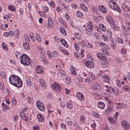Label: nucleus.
I'll list each match as a JSON object with an SVG mask.
<instances>
[{
    "instance_id": "nucleus-50",
    "label": "nucleus",
    "mask_w": 130,
    "mask_h": 130,
    "mask_svg": "<svg viewBox=\"0 0 130 130\" xmlns=\"http://www.w3.org/2000/svg\"><path fill=\"white\" fill-rule=\"evenodd\" d=\"M24 39L27 42H29V40L28 36L27 34H25L24 35Z\"/></svg>"
},
{
    "instance_id": "nucleus-44",
    "label": "nucleus",
    "mask_w": 130,
    "mask_h": 130,
    "mask_svg": "<svg viewBox=\"0 0 130 130\" xmlns=\"http://www.w3.org/2000/svg\"><path fill=\"white\" fill-rule=\"evenodd\" d=\"M88 75L91 79L93 80L95 79L96 78L95 76L92 73L89 72L88 73Z\"/></svg>"
},
{
    "instance_id": "nucleus-13",
    "label": "nucleus",
    "mask_w": 130,
    "mask_h": 130,
    "mask_svg": "<svg viewBox=\"0 0 130 130\" xmlns=\"http://www.w3.org/2000/svg\"><path fill=\"white\" fill-rule=\"evenodd\" d=\"M76 96L78 99L79 100L82 101L84 100V97L83 94L80 92H78L77 93Z\"/></svg>"
},
{
    "instance_id": "nucleus-7",
    "label": "nucleus",
    "mask_w": 130,
    "mask_h": 130,
    "mask_svg": "<svg viewBox=\"0 0 130 130\" xmlns=\"http://www.w3.org/2000/svg\"><path fill=\"white\" fill-rule=\"evenodd\" d=\"M84 52V50L83 49H82L80 50V53L76 52L74 53V56L76 58L78 59H80L84 56L83 54Z\"/></svg>"
},
{
    "instance_id": "nucleus-51",
    "label": "nucleus",
    "mask_w": 130,
    "mask_h": 130,
    "mask_svg": "<svg viewBox=\"0 0 130 130\" xmlns=\"http://www.w3.org/2000/svg\"><path fill=\"white\" fill-rule=\"evenodd\" d=\"M36 36L37 41L39 42H40L41 41V39L39 35V34L36 33Z\"/></svg>"
},
{
    "instance_id": "nucleus-17",
    "label": "nucleus",
    "mask_w": 130,
    "mask_h": 130,
    "mask_svg": "<svg viewBox=\"0 0 130 130\" xmlns=\"http://www.w3.org/2000/svg\"><path fill=\"white\" fill-rule=\"evenodd\" d=\"M19 114L20 117L22 118V119L26 121L27 118L26 113L24 111H22Z\"/></svg>"
},
{
    "instance_id": "nucleus-62",
    "label": "nucleus",
    "mask_w": 130,
    "mask_h": 130,
    "mask_svg": "<svg viewBox=\"0 0 130 130\" xmlns=\"http://www.w3.org/2000/svg\"><path fill=\"white\" fill-rule=\"evenodd\" d=\"M116 83L118 86L120 87H121L122 82H121L120 80H117L116 81Z\"/></svg>"
},
{
    "instance_id": "nucleus-64",
    "label": "nucleus",
    "mask_w": 130,
    "mask_h": 130,
    "mask_svg": "<svg viewBox=\"0 0 130 130\" xmlns=\"http://www.w3.org/2000/svg\"><path fill=\"white\" fill-rule=\"evenodd\" d=\"M8 35L9 36H12L14 35V32L10 30L8 31Z\"/></svg>"
},
{
    "instance_id": "nucleus-35",
    "label": "nucleus",
    "mask_w": 130,
    "mask_h": 130,
    "mask_svg": "<svg viewBox=\"0 0 130 130\" xmlns=\"http://www.w3.org/2000/svg\"><path fill=\"white\" fill-rule=\"evenodd\" d=\"M101 50L104 54L106 55H109L108 51L106 49L102 48L101 49Z\"/></svg>"
},
{
    "instance_id": "nucleus-1",
    "label": "nucleus",
    "mask_w": 130,
    "mask_h": 130,
    "mask_svg": "<svg viewBox=\"0 0 130 130\" xmlns=\"http://www.w3.org/2000/svg\"><path fill=\"white\" fill-rule=\"evenodd\" d=\"M31 60L29 57L26 54H23L21 57L20 62L21 64L27 66L30 64Z\"/></svg>"
},
{
    "instance_id": "nucleus-16",
    "label": "nucleus",
    "mask_w": 130,
    "mask_h": 130,
    "mask_svg": "<svg viewBox=\"0 0 130 130\" xmlns=\"http://www.w3.org/2000/svg\"><path fill=\"white\" fill-rule=\"evenodd\" d=\"M106 20L110 24H113L114 21L112 17L110 15H108L106 17Z\"/></svg>"
},
{
    "instance_id": "nucleus-49",
    "label": "nucleus",
    "mask_w": 130,
    "mask_h": 130,
    "mask_svg": "<svg viewBox=\"0 0 130 130\" xmlns=\"http://www.w3.org/2000/svg\"><path fill=\"white\" fill-rule=\"evenodd\" d=\"M92 114L94 116L98 118H100V115L96 112H93L92 113Z\"/></svg>"
},
{
    "instance_id": "nucleus-31",
    "label": "nucleus",
    "mask_w": 130,
    "mask_h": 130,
    "mask_svg": "<svg viewBox=\"0 0 130 130\" xmlns=\"http://www.w3.org/2000/svg\"><path fill=\"white\" fill-rule=\"evenodd\" d=\"M60 31L61 34L63 35H66L67 33L64 29L62 27H61L60 28Z\"/></svg>"
},
{
    "instance_id": "nucleus-14",
    "label": "nucleus",
    "mask_w": 130,
    "mask_h": 130,
    "mask_svg": "<svg viewBox=\"0 0 130 130\" xmlns=\"http://www.w3.org/2000/svg\"><path fill=\"white\" fill-rule=\"evenodd\" d=\"M110 40L111 42V47L113 49H115L116 46L117 45L116 41L114 39L111 38Z\"/></svg>"
},
{
    "instance_id": "nucleus-11",
    "label": "nucleus",
    "mask_w": 130,
    "mask_h": 130,
    "mask_svg": "<svg viewBox=\"0 0 130 130\" xmlns=\"http://www.w3.org/2000/svg\"><path fill=\"white\" fill-rule=\"evenodd\" d=\"M40 84L41 87L43 89H45L46 88V84L45 81L42 78H40L39 79Z\"/></svg>"
},
{
    "instance_id": "nucleus-6",
    "label": "nucleus",
    "mask_w": 130,
    "mask_h": 130,
    "mask_svg": "<svg viewBox=\"0 0 130 130\" xmlns=\"http://www.w3.org/2000/svg\"><path fill=\"white\" fill-rule=\"evenodd\" d=\"M37 108L40 110L43 111L44 110L45 107L44 104L40 101H38L36 102Z\"/></svg>"
},
{
    "instance_id": "nucleus-10",
    "label": "nucleus",
    "mask_w": 130,
    "mask_h": 130,
    "mask_svg": "<svg viewBox=\"0 0 130 130\" xmlns=\"http://www.w3.org/2000/svg\"><path fill=\"white\" fill-rule=\"evenodd\" d=\"M22 85V82L21 79L19 78L18 80H17L16 82L13 85L14 86L17 87H21Z\"/></svg>"
},
{
    "instance_id": "nucleus-56",
    "label": "nucleus",
    "mask_w": 130,
    "mask_h": 130,
    "mask_svg": "<svg viewBox=\"0 0 130 130\" xmlns=\"http://www.w3.org/2000/svg\"><path fill=\"white\" fill-rule=\"evenodd\" d=\"M125 24L127 27V29L130 32V22H126Z\"/></svg>"
},
{
    "instance_id": "nucleus-9",
    "label": "nucleus",
    "mask_w": 130,
    "mask_h": 130,
    "mask_svg": "<svg viewBox=\"0 0 130 130\" xmlns=\"http://www.w3.org/2000/svg\"><path fill=\"white\" fill-rule=\"evenodd\" d=\"M52 89L57 92L59 91L61 88L60 86L58 84L55 83L52 84Z\"/></svg>"
},
{
    "instance_id": "nucleus-63",
    "label": "nucleus",
    "mask_w": 130,
    "mask_h": 130,
    "mask_svg": "<svg viewBox=\"0 0 130 130\" xmlns=\"http://www.w3.org/2000/svg\"><path fill=\"white\" fill-rule=\"evenodd\" d=\"M82 81L83 82H85L88 83H89V82L90 80V79L88 78H83L82 79Z\"/></svg>"
},
{
    "instance_id": "nucleus-54",
    "label": "nucleus",
    "mask_w": 130,
    "mask_h": 130,
    "mask_svg": "<svg viewBox=\"0 0 130 130\" xmlns=\"http://www.w3.org/2000/svg\"><path fill=\"white\" fill-rule=\"evenodd\" d=\"M52 55L55 57H57L58 56V53L56 51H53L52 52Z\"/></svg>"
},
{
    "instance_id": "nucleus-42",
    "label": "nucleus",
    "mask_w": 130,
    "mask_h": 130,
    "mask_svg": "<svg viewBox=\"0 0 130 130\" xmlns=\"http://www.w3.org/2000/svg\"><path fill=\"white\" fill-rule=\"evenodd\" d=\"M15 55L17 59H19L20 58L21 59L22 56L21 55V54L19 52H15Z\"/></svg>"
},
{
    "instance_id": "nucleus-61",
    "label": "nucleus",
    "mask_w": 130,
    "mask_h": 130,
    "mask_svg": "<svg viewBox=\"0 0 130 130\" xmlns=\"http://www.w3.org/2000/svg\"><path fill=\"white\" fill-rule=\"evenodd\" d=\"M41 53L43 55L42 56H41L40 57V59L41 61H42L43 62H45V57L43 55L44 53H42L41 52Z\"/></svg>"
},
{
    "instance_id": "nucleus-8",
    "label": "nucleus",
    "mask_w": 130,
    "mask_h": 130,
    "mask_svg": "<svg viewBox=\"0 0 130 130\" xmlns=\"http://www.w3.org/2000/svg\"><path fill=\"white\" fill-rule=\"evenodd\" d=\"M122 127L125 130H129L130 126L129 123L126 121H122Z\"/></svg>"
},
{
    "instance_id": "nucleus-57",
    "label": "nucleus",
    "mask_w": 130,
    "mask_h": 130,
    "mask_svg": "<svg viewBox=\"0 0 130 130\" xmlns=\"http://www.w3.org/2000/svg\"><path fill=\"white\" fill-rule=\"evenodd\" d=\"M74 45L75 50L78 51L79 50V47L78 44L77 43H75Z\"/></svg>"
},
{
    "instance_id": "nucleus-27",
    "label": "nucleus",
    "mask_w": 130,
    "mask_h": 130,
    "mask_svg": "<svg viewBox=\"0 0 130 130\" xmlns=\"http://www.w3.org/2000/svg\"><path fill=\"white\" fill-rule=\"evenodd\" d=\"M29 42H24L23 43V46L24 48L26 50H28L29 49L30 46L28 44Z\"/></svg>"
},
{
    "instance_id": "nucleus-46",
    "label": "nucleus",
    "mask_w": 130,
    "mask_h": 130,
    "mask_svg": "<svg viewBox=\"0 0 130 130\" xmlns=\"http://www.w3.org/2000/svg\"><path fill=\"white\" fill-rule=\"evenodd\" d=\"M74 36L76 39L78 40L80 39L81 38L80 34L78 33H75L74 34Z\"/></svg>"
},
{
    "instance_id": "nucleus-43",
    "label": "nucleus",
    "mask_w": 130,
    "mask_h": 130,
    "mask_svg": "<svg viewBox=\"0 0 130 130\" xmlns=\"http://www.w3.org/2000/svg\"><path fill=\"white\" fill-rule=\"evenodd\" d=\"M48 24L49 26V27L51 28H52L53 26V21H52L51 20H49V19H48Z\"/></svg>"
},
{
    "instance_id": "nucleus-30",
    "label": "nucleus",
    "mask_w": 130,
    "mask_h": 130,
    "mask_svg": "<svg viewBox=\"0 0 130 130\" xmlns=\"http://www.w3.org/2000/svg\"><path fill=\"white\" fill-rule=\"evenodd\" d=\"M98 28L103 31H105L106 30V28L104 25L102 24H99L98 26Z\"/></svg>"
},
{
    "instance_id": "nucleus-55",
    "label": "nucleus",
    "mask_w": 130,
    "mask_h": 130,
    "mask_svg": "<svg viewBox=\"0 0 130 130\" xmlns=\"http://www.w3.org/2000/svg\"><path fill=\"white\" fill-rule=\"evenodd\" d=\"M78 43L83 47H84L85 45V43L83 40H79V41Z\"/></svg>"
},
{
    "instance_id": "nucleus-12",
    "label": "nucleus",
    "mask_w": 130,
    "mask_h": 130,
    "mask_svg": "<svg viewBox=\"0 0 130 130\" xmlns=\"http://www.w3.org/2000/svg\"><path fill=\"white\" fill-rule=\"evenodd\" d=\"M93 62L91 61V60H88L85 62V65L88 68H92L93 67Z\"/></svg>"
},
{
    "instance_id": "nucleus-37",
    "label": "nucleus",
    "mask_w": 130,
    "mask_h": 130,
    "mask_svg": "<svg viewBox=\"0 0 130 130\" xmlns=\"http://www.w3.org/2000/svg\"><path fill=\"white\" fill-rule=\"evenodd\" d=\"M113 88L111 87H110L107 88L106 90V91L110 93H112L113 91Z\"/></svg>"
},
{
    "instance_id": "nucleus-32",
    "label": "nucleus",
    "mask_w": 130,
    "mask_h": 130,
    "mask_svg": "<svg viewBox=\"0 0 130 130\" xmlns=\"http://www.w3.org/2000/svg\"><path fill=\"white\" fill-rule=\"evenodd\" d=\"M66 122L67 123L68 125H71L72 124V121L68 117H67L66 119Z\"/></svg>"
},
{
    "instance_id": "nucleus-18",
    "label": "nucleus",
    "mask_w": 130,
    "mask_h": 130,
    "mask_svg": "<svg viewBox=\"0 0 130 130\" xmlns=\"http://www.w3.org/2000/svg\"><path fill=\"white\" fill-rule=\"evenodd\" d=\"M99 9L100 11L104 13H106L107 12V9L103 5H101L99 6Z\"/></svg>"
},
{
    "instance_id": "nucleus-40",
    "label": "nucleus",
    "mask_w": 130,
    "mask_h": 130,
    "mask_svg": "<svg viewBox=\"0 0 130 130\" xmlns=\"http://www.w3.org/2000/svg\"><path fill=\"white\" fill-rule=\"evenodd\" d=\"M76 15L77 17H78L80 18H82L83 16L82 13L79 11L76 12Z\"/></svg>"
},
{
    "instance_id": "nucleus-38",
    "label": "nucleus",
    "mask_w": 130,
    "mask_h": 130,
    "mask_svg": "<svg viewBox=\"0 0 130 130\" xmlns=\"http://www.w3.org/2000/svg\"><path fill=\"white\" fill-rule=\"evenodd\" d=\"M116 25H113L111 27V30H114V31L118 30L119 29V27H116Z\"/></svg>"
},
{
    "instance_id": "nucleus-34",
    "label": "nucleus",
    "mask_w": 130,
    "mask_h": 130,
    "mask_svg": "<svg viewBox=\"0 0 130 130\" xmlns=\"http://www.w3.org/2000/svg\"><path fill=\"white\" fill-rule=\"evenodd\" d=\"M80 7L85 12H86L88 10L87 8L84 5L81 4L80 5Z\"/></svg>"
},
{
    "instance_id": "nucleus-36",
    "label": "nucleus",
    "mask_w": 130,
    "mask_h": 130,
    "mask_svg": "<svg viewBox=\"0 0 130 130\" xmlns=\"http://www.w3.org/2000/svg\"><path fill=\"white\" fill-rule=\"evenodd\" d=\"M9 10L13 11H14L16 10V8L14 6L12 5H9L8 7Z\"/></svg>"
},
{
    "instance_id": "nucleus-19",
    "label": "nucleus",
    "mask_w": 130,
    "mask_h": 130,
    "mask_svg": "<svg viewBox=\"0 0 130 130\" xmlns=\"http://www.w3.org/2000/svg\"><path fill=\"white\" fill-rule=\"evenodd\" d=\"M37 117L39 121L41 122H43L44 121V116L41 113H39L37 115Z\"/></svg>"
},
{
    "instance_id": "nucleus-28",
    "label": "nucleus",
    "mask_w": 130,
    "mask_h": 130,
    "mask_svg": "<svg viewBox=\"0 0 130 130\" xmlns=\"http://www.w3.org/2000/svg\"><path fill=\"white\" fill-rule=\"evenodd\" d=\"M60 41L62 44L66 47H68V44H67V42L63 38H61L60 39Z\"/></svg>"
},
{
    "instance_id": "nucleus-33",
    "label": "nucleus",
    "mask_w": 130,
    "mask_h": 130,
    "mask_svg": "<svg viewBox=\"0 0 130 130\" xmlns=\"http://www.w3.org/2000/svg\"><path fill=\"white\" fill-rule=\"evenodd\" d=\"M43 71V69L40 68L39 66H38V68L36 69V72L39 74H41L42 73Z\"/></svg>"
},
{
    "instance_id": "nucleus-29",
    "label": "nucleus",
    "mask_w": 130,
    "mask_h": 130,
    "mask_svg": "<svg viewBox=\"0 0 130 130\" xmlns=\"http://www.w3.org/2000/svg\"><path fill=\"white\" fill-rule=\"evenodd\" d=\"M71 82V79L70 77L67 76L66 77L65 83L67 84H69Z\"/></svg>"
},
{
    "instance_id": "nucleus-2",
    "label": "nucleus",
    "mask_w": 130,
    "mask_h": 130,
    "mask_svg": "<svg viewBox=\"0 0 130 130\" xmlns=\"http://www.w3.org/2000/svg\"><path fill=\"white\" fill-rule=\"evenodd\" d=\"M83 27L85 28L86 32L88 35H90V32L92 30V24L90 22L89 23H87L83 25Z\"/></svg>"
},
{
    "instance_id": "nucleus-15",
    "label": "nucleus",
    "mask_w": 130,
    "mask_h": 130,
    "mask_svg": "<svg viewBox=\"0 0 130 130\" xmlns=\"http://www.w3.org/2000/svg\"><path fill=\"white\" fill-rule=\"evenodd\" d=\"M109 122L111 124L115 125L116 124V120L112 117H109L108 118Z\"/></svg>"
},
{
    "instance_id": "nucleus-39",
    "label": "nucleus",
    "mask_w": 130,
    "mask_h": 130,
    "mask_svg": "<svg viewBox=\"0 0 130 130\" xmlns=\"http://www.w3.org/2000/svg\"><path fill=\"white\" fill-rule=\"evenodd\" d=\"M20 32L19 31L18 29H17L15 33V36L16 38L17 39H18L20 36Z\"/></svg>"
},
{
    "instance_id": "nucleus-4",
    "label": "nucleus",
    "mask_w": 130,
    "mask_h": 130,
    "mask_svg": "<svg viewBox=\"0 0 130 130\" xmlns=\"http://www.w3.org/2000/svg\"><path fill=\"white\" fill-rule=\"evenodd\" d=\"M20 78L14 75H11L9 78V82L10 84L13 85Z\"/></svg>"
},
{
    "instance_id": "nucleus-22",
    "label": "nucleus",
    "mask_w": 130,
    "mask_h": 130,
    "mask_svg": "<svg viewBox=\"0 0 130 130\" xmlns=\"http://www.w3.org/2000/svg\"><path fill=\"white\" fill-rule=\"evenodd\" d=\"M70 69L71 71V73L74 75H77V72L76 69L75 67L73 66H71L70 67Z\"/></svg>"
},
{
    "instance_id": "nucleus-21",
    "label": "nucleus",
    "mask_w": 130,
    "mask_h": 130,
    "mask_svg": "<svg viewBox=\"0 0 130 130\" xmlns=\"http://www.w3.org/2000/svg\"><path fill=\"white\" fill-rule=\"evenodd\" d=\"M122 9L125 12H129L130 11V9L129 7L125 4L122 5Z\"/></svg>"
},
{
    "instance_id": "nucleus-60",
    "label": "nucleus",
    "mask_w": 130,
    "mask_h": 130,
    "mask_svg": "<svg viewBox=\"0 0 130 130\" xmlns=\"http://www.w3.org/2000/svg\"><path fill=\"white\" fill-rule=\"evenodd\" d=\"M2 46L3 49L7 51L8 50V48L7 47V46L4 43H2Z\"/></svg>"
},
{
    "instance_id": "nucleus-59",
    "label": "nucleus",
    "mask_w": 130,
    "mask_h": 130,
    "mask_svg": "<svg viewBox=\"0 0 130 130\" xmlns=\"http://www.w3.org/2000/svg\"><path fill=\"white\" fill-rule=\"evenodd\" d=\"M48 8L46 6H44L43 8V12H47L48 10Z\"/></svg>"
},
{
    "instance_id": "nucleus-20",
    "label": "nucleus",
    "mask_w": 130,
    "mask_h": 130,
    "mask_svg": "<svg viewBox=\"0 0 130 130\" xmlns=\"http://www.w3.org/2000/svg\"><path fill=\"white\" fill-rule=\"evenodd\" d=\"M102 77H103L104 82L107 83H108L109 82V79L107 76L104 74L102 75Z\"/></svg>"
},
{
    "instance_id": "nucleus-41",
    "label": "nucleus",
    "mask_w": 130,
    "mask_h": 130,
    "mask_svg": "<svg viewBox=\"0 0 130 130\" xmlns=\"http://www.w3.org/2000/svg\"><path fill=\"white\" fill-rule=\"evenodd\" d=\"M26 81L27 85L29 86H30L32 84L31 79L29 78H27Z\"/></svg>"
},
{
    "instance_id": "nucleus-23",
    "label": "nucleus",
    "mask_w": 130,
    "mask_h": 130,
    "mask_svg": "<svg viewBox=\"0 0 130 130\" xmlns=\"http://www.w3.org/2000/svg\"><path fill=\"white\" fill-rule=\"evenodd\" d=\"M105 106V104L102 102H99L97 105V106L99 108L101 109L104 108Z\"/></svg>"
},
{
    "instance_id": "nucleus-3",
    "label": "nucleus",
    "mask_w": 130,
    "mask_h": 130,
    "mask_svg": "<svg viewBox=\"0 0 130 130\" xmlns=\"http://www.w3.org/2000/svg\"><path fill=\"white\" fill-rule=\"evenodd\" d=\"M109 6L112 9L118 11L119 13H121V10L117 5V4L113 1L111 2L109 4Z\"/></svg>"
},
{
    "instance_id": "nucleus-45",
    "label": "nucleus",
    "mask_w": 130,
    "mask_h": 130,
    "mask_svg": "<svg viewBox=\"0 0 130 130\" xmlns=\"http://www.w3.org/2000/svg\"><path fill=\"white\" fill-rule=\"evenodd\" d=\"M87 57L88 59V60H91V61L94 62V59L91 55L88 54L87 55Z\"/></svg>"
},
{
    "instance_id": "nucleus-48",
    "label": "nucleus",
    "mask_w": 130,
    "mask_h": 130,
    "mask_svg": "<svg viewBox=\"0 0 130 130\" xmlns=\"http://www.w3.org/2000/svg\"><path fill=\"white\" fill-rule=\"evenodd\" d=\"M122 88L123 90L125 91H127L129 90V88L128 85L124 86Z\"/></svg>"
},
{
    "instance_id": "nucleus-52",
    "label": "nucleus",
    "mask_w": 130,
    "mask_h": 130,
    "mask_svg": "<svg viewBox=\"0 0 130 130\" xmlns=\"http://www.w3.org/2000/svg\"><path fill=\"white\" fill-rule=\"evenodd\" d=\"M0 74L1 77L4 79L6 78V76L5 73L3 71H1L0 73Z\"/></svg>"
},
{
    "instance_id": "nucleus-24",
    "label": "nucleus",
    "mask_w": 130,
    "mask_h": 130,
    "mask_svg": "<svg viewBox=\"0 0 130 130\" xmlns=\"http://www.w3.org/2000/svg\"><path fill=\"white\" fill-rule=\"evenodd\" d=\"M58 72L61 77H64L66 74V72L60 69H59Z\"/></svg>"
},
{
    "instance_id": "nucleus-25",
    "label": "nucleus",
    "mask_w": 130,
    "mask_h": 130,
    "mask_svg": "<svg viewBox=\"0 0 130 130\" xmlns=\"http://www.w3.org/2000/svg\"><path fill=\"white\" fill-rule=\"evenodd\" d=\"M113 108V106L112 105H108L105 111L107 112H111L112 111Z\"/></svg>"
},
{
    "instance_id": "nucleus-5",
    "label": "nucleus",
    "mask_w": 130,
    "mask_h": 130,
    "mask_svg": "<svg viewBox=\"0 0 130 130\" xmlns=\"http://www.w3.org/2000/svg\"><path fill=\"white\" fill-rule=\"evenodd\" d=\"M93 89L96 91H100L102 90V87L97 83L95 82L92 84Z\"/></svg>"
},
{
    "instance_id": "nucleus-47",
    "label": "nucleus",
    "mask_w": 130,
    "mask_h": 130,
    "mask_svg": "<svg viewBox=\"0 0 130 130\" xmlns=\"http://www.w3.org/2000/svg\"><path fill=\"white\" fill-rule=\"evenodd\" d=\"M66 106L69 109H72L73 107L72 104L71 103H67L66 104Z\"/></svg>"
},
{
    "instance_id": "nucleus-53",
    "label": "nucleus",
    "mask_w": 130,
    "mask_h": 130,
    "mask_svg": "<svg viewBox=\"0 0 130 130\" xmlns=\"http://www.w3.org/2000/svg\"><path fill=\"white\" fill-rule=\"evenodd\" d=\"M98 44L100 46L102 47H104L106 46V44L104 43L101 41L98 42Z\"/></svg>"
},
{
    "instance_id": "nucleus-58",
    "label": "nucleus",
    "mask_w": 130,
    "mask_h": 130,
    "mask_svg": "<svg viewBox=\"0 0 130 130\" xmlns=\"http://www.w3.org/2000/svg\"><path fill=\"white\" fill-rule=\"evenodd\" d=\"M11 101L13 105H15L17 103V100L14 98H12L11 99Z\"/></svg>"
},
{
    "instance_id": "nucleus-26",
    "label": "nucleus",
    "mask_w": 130,
    "mask_h": 130,
    "mask_svg": "<svg viewBox=\"0 0 130 130\" xmlns=\"http://www.w3.org/2000/svg\"><path fill=\"white\" fill-rule=\"evenodd\" d=\"M101 65L103 67H107L108 65V63L106 60L102 61H101Z\"/></svg>"
}]
</instances>
